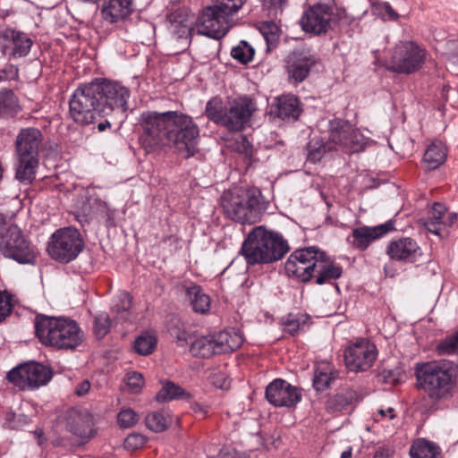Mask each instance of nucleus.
<instances>
[{"label": "nucleus", "instance_id": "obj_1", "mask_svg": "<svg viewBox=\"0 0 458 458\" xmlns=\"http://www.w3.org/2000/svg\"><path fill=\"white\" fill-rule=\"evenodd\" d=\"M141 129L140 142L148 151L173 146L190 157L194 155L199 129L193 118L179 111H144L138 119Z\"/></svg>", "mask_w": 458, "mask_h": 458}, {"label": "nucleus", "instance_id": "obj_2", "mask_svg": "<svg viewBox=\"0 0 458 458\" xmlns=\"http://www.w3.org/2000/svg\"><path fill=\"white\" fill-rule=\"evenodd\" d=\"M417 387L435 404L450 401L457 385L458 366L448 360L418 363L415 366Z\"/></svg>", "mask_w": 458, "mask_h": 458}, {"label": "nucleus", "instance_id": "obj_3", "mask_svg": "<svg viewBox=\"0 0 458 458\" xmlns=\"http://www.w3.org/2000/svg\"><path fill=\"white\" fill-rule=\"evenodd\" d=\"M34 325L40 343L58 350H74L84 340L79 324L69 318L38 315Z\"/></svg>", "mask_w": 458, "mask_h": 458}, {"label": "nucleus", "instance_id": "obj_4", "mask_svg": "<svg viewBox=\"0 0 458 458\" xmlns=\"http://www.w3.org/2000/svg\"><path fill=\"white\" fill-rule=\"evenodd\" d=\"M289 250V243L282 234L266 232L259 226L249 233L240 253L245 258H284Z\"/></svg>", "mask_w": 458, "mask_h": 458}, {"label": "nucleus", "instance_id": "obj_5", "mask_svg": "<svg viewBox=\"0 0 458 458\" xmlns=\"http://www.w3.org/2000/svg\"><path fill=\"white\" fill-rule=\"evenodd\" d=\"M259 199L256 191L242 187H233L222 196V207L228 217L241 223L252 225L259 219Z\"/></svg>", "mask_w": 458, "mask_h": 458}, {"label": "nucleus", "instance_id": "obj_6", "mask_svg": "<svg viewBox=\"0 0 458 458\" xmlns=\"http://www.w3.org/2000/svg\"><path fill=\"white\" fill-rule=\"evenodd\" d=\"M92 82L80 85L69 99V117L78 125L86 126L102 116Z\"/></svg>", "mask_w": 458, "mask_h": 458}, {"label": "nucleus", "instance_id": "obj_7", "mask_svg": "<svg viewBox=\"0 0 458 458\" xmlns=\"http://www.w3.org/2000/svg\"><path fill=\"white\" fill-rule=\"evenodd\" d=\"M98 100L99 102L102 116H108L113 113L123 114L128 109L130 90L117 81L106 79H95L92 81Z\"/></svg>", "mask_w": 458, "mask_h": 458}, {"label": "nucleus", "instance_id": "obj_8", "mask_svg": "<svg viewBox=\"0 0 458 458\" xmlns=\"http://www.w3.org/2000/svg\"><path fill=\"white\" fill-rule=\"evenodd\" d=\"M425 59V49L412 41H401L394 47L386 67L397 73L411 74L422 67Z\"/></svg>", "mask_w": 458, "mask_h": 458}, {"label": "nucleus", "instance_id": "obj_9", "mask_svg": "<svg viewBox=\"0 0 458 458\" xmlns=\"http://www.w3.org/2000/svg\"><path fill=\"white\" fill-rule=\"evenodd\" d=\"M328 138L337 148L346 153L362 151L366 146L364 136L349 122L342 119H334L329 122Z\"/></svg>", "mask_w": 458, "mask_h": 458}, {"label": "nucleus", "instance_id": "obj_10", "mask_svg": "<svg viewBox=\"0 0 458 458\" xmlns=\"http://www.w3.org/2000/svg\"><path fill=\"white\" fill-rule=\"evenodd\" d=\"M6 378L22 390L33 389L47 384L52 378V371L49 368L32 361L11 369Z\"/></svg>", "mask_w": 458, "mask_h": 458}, {"label": "nucleus", "instance_id": "obj_11", "mask_svg": "<svg viewBox=\"0 0 458 458\" xmlns=\"http://www.w3.org/2000/svg\"><path fill=\"white\" fill-rule=\"evenodd\" d=\"M83 248L81 233L73 227H64L51 235L47 251L51 258H77Z\"/></svg>", "mask_w": 458, "mask_h": 458}, {"label": "nucleus", "instance_id": "obj_12", "mask_svg": "<svg viewBox=\"0 0 458 458\" xmlns=\"http://www.w3.org/2000/svg\"><path fill=\"white\" fill-rule=\"evenodd\" d=\"M229 14H225L216 5L203 10L196 21V32L200 35L219 39L229 30Z\"/></svg>", "mask_w": 458, "mask_h": 458}, {"label": "nucleus", "instance_id": "obj_13", "mask_svg": "<svg viewBox=\"0 0 458 458\" xmlns=\"http://www.w3.org/2000/svg\"><path fill=\"white\" fill-rule=\"evenodd\" d=\"M377 348L367 339H360L344 352V361L352 371H364L369 369L377 359Z\"/></svg>", "mask_w": 458, "mask_h": 458}, {"label": "nucleus", "instance_id": "obj_14", "mask_svg": "<svg viewBox=\"0 0 458 458\" xmlns=\"http://www.w3.org/2000/svg\"><path fill=\"white\" fill-rule=\"evenodd\" d=\"M256 109V103L248 97H241L233 100L228 105L224 127L235 131L245 129L249 126Z\"/></svg>", "mask_w": 458, "mask_h": 458}, {"label": "nucleus", "instance_id": "obj_15", "mask_svg": "<svg viewBox=\"0 0 458 458\" xmlns=\"http://www.w3.org/2000/svg\"><path fill=\"white\" fill-rule=\"evenodd\" d=\"M266 398L275 407H293L301 400V393L297 386L276 378L267 386Z\"/></svg>", "mask_w": 458, "mask_h": 458}, {"label": "nucleus", "instance_id": "obj_16", "mask_svg": "<svg viewBox=\"0 0 458 458\" xmlns=\"http://www.w3.org/2000/svg\"><path fill=\"white\" fill-rule=\"evenodd\" d=\"M332 13L326 4H315L304 12L300 25L303 31L313 35L326 34L330 29Z\"/></svg>", "mask_w": 458, "mask_h": 458}, {"label": "nucleus", "instance_id": "obj_17", "mask_svg": "<svg viewBox=\"0 0 458 458\" xmlns=\"http://www.w3.org/2000/svg\"><path fill=\"white\" fill-rule=\"evenodd\" d=\"M316 63L317 58L310 50L306 48L294 49L286 58V71L289 78L295 82L303 81Z\"/></svg>", "mask_w": 458, "mask_h": 458}, {"label": "nucleus", "instance_id": "obj_18", "mask_svg": "<svg viewBox=\"0 0 458 458\" xmlns=\"http://www.w3.org/2000/svg\"><path fill=\"white\" fill-rule=\"evenodd\" d=\"M0 250L4 258H29L30 256V243L21 231L14 225L0 242Z\"/></svg>", "mask_w": 458, "mask_h": 458}, {"label": "nucleus", "instance_id": "obj_19", "mask_svg": "<svg viewBox=\"0 0 458 458\" xmlns=\"http://www.w3.org/2000/svg\"><path fill=\"white\" fill-rule=\"evenodd\" d=\"M394 230V223L388 220L376 226H360L352 230V244L360 250H366L371 242Z\"/></svg>", "mask_w": 458, "mask_h": 458}, {"label": "nucleus", "instance_id": "obj_20", "mask_svg": "<svg viewBox=\"0 0 458 458\" xmlns=\"http://www.w3.org/2000/svg\"><path fill=\"white\" fill-rule=\"evenodd\" d=\"M133 12V0H104L100 14L108 23H116L129 17Z\"/></svg>", "mask_w": 458, "mask_h": 458}, {"label": "nucleus", "instance_id": "obj_21", "mask_svg": "<svg viewBox=\"0 0 458 458\" xmlns=\"http://www.w3.org/2000/svg\"><path fill=\"white\" fill-rule=\"evenodd\" d=\"M42 140V133L38 128L21 129L16 137V155L38 157Z\"/></svg>", "mask_w": 458, "mask_h": 458}, {"label": "nucleus", "instance_id": "obj_22", "mask_svg": "<svg viewBox=\"0 0 458 458\" xmlns=\"http://www.w3.org/2000/svg\"><path fill=\"white\" fill-rule=\"evenodd\" d=\"M185 293L192 310L200 314L207 313L210 309V298L203 289L193 283H186L181 286Z\"/></svg>", "mask_w": 458, "mask_h": 458}, {"label": "nucleus", "instance_id": "obj_23", "mask_svg": "<svg viewBox=\"0 0 458 458\" xmlns=\"http://www.w3.org/2000/svg\"><path fill=\"white\" fill-rule=\"evenodd\" d=\"M218 353L231 352L242 346L244 342L240 329L231 327L215 334Z\"/></svg>", "mask_w": 458, "mask_h": 458}, {"label": "nucleus", "instance_id": "obj_24", "mask_svg": "<svg viewBox=\"0 0 458 458\" xmlns=\"http://www.w3.org/2000/svg\"><path fill=\"white\" fill-rule=\"evenodd\" d=\"M299 99L293 95H284L276 98L275 108L271 110L281 119L296 120L301 114Z\"/></svg>", "mask_w": 458, "mask_h": 458}, {"label": "nucleus", "instance_id": "obj_25", "mask_svg": "<svg viewBox=\"0 0 458 458\" xmlns=\"http://www.w3.org/2000/svg\"><path fill=\"white\" fill-rule=\"evenodd\" d=\"M92 420L87 412H73L70 415L67 428L74 436L86 439L92 435Z\"/></svg>", "mask_w": 458, "mask_h": 458}, {"label": "nucleus", "instance_id": "obj_26", "mask_svg": "<svg viewBox=\"0 0 458 458\" xmlns=\"http://www.w3.org/2000/svg\"><path fill=\"white\" fill-rule=\"evenodd\" d=\"M215 334L198 335L190 343V352L195 357L209 358L219 354Z\"/></svg>", "mask_w": 458, "mask_h": 458}, {"label": "nucleus", "instance_id": "obj_27", "mask_svg": "<svg viewBox=\"0 0 458 458\" xmlns=\"http://www.w3.org/2000/svg\"><path fill=\"white\" fill-rule=\"evenodd\" d=\"M38 165L37 156L17 155L16 179L21 182L30 183L35 179Z\"/></svg>", "mask_w": 458, "mask_h": 458}, {"label": "nucleus", "instance_id": "obj_28", "mask_svg": "<svg viewBox=\"0 0 458 458\" xmlns=\"http://www.w3.org/2000/svg\"><path fill=\"white\" fill-rule=\"evenodd\" d=\"M387 254L390 258H409L420 256L421 252L416 241L405 237L393 241L387 248Z\"/></svg>", "mask_w": 458, "mask_h": 458}, {"label": "nucleus", "instance_id": "obj_29", "mask_svg": "<svg viewBox=\"0 0 458 458\" xmlns=\"http://www.w3.org/2000/svg\"><path fill=\"white\" fill-rule=\"evenodd\" d=\"M313 259H287L284 269L288 276H295L302 282H308L312 277L317 263Z\"/></svg>", "mask_w": 458, "mask_h": 458}, {"label": "nucleus", "instance_id": "obj_30", "mask_svg": "<svg viewBox=\"0 0 458 458\" xmlns=\"http://www.w3.org/2000/svg\"><path fill=\"white\" fill-rule=\"evenodd\" d=\"M411 458H443L439 446L425 438H418L410 447Z\"/></svg>", "mask_w": 458, "mask_h": 458}, {"label": "nucleus", "instance_id": "obj_31", "mask_svg": "<svg viewBox=\"0 0 458 458\" xmlns=\"http://www.w3.org/2000/svg\"><path fill=\"white\" fill-rule=\"evenodd\" d=\"M310 323V317L302 312L289 313L281 318L283 330L291 335L305 331L309 328Z\"/></svg>", "mask_w": 458, "mask_h": 458}, {"label": "nucleus", "instance_id": "obj_32", "mask_svg": "<svg viewBox=\"0 0 458 458\" xmlns=\"http://www.w3.org/2000/svg\"><path fill=\"white\" fill-rule=\"evenodd\" d=\"M446 155L445 146L441 141H434L426 149L423 160L429 170H434L445 162Z\"/></svg>", "mask_w": 458, "mask_h": 458}, {"label": "nucleus", "instance_id": "obj_33", "mask_svg": "<svg viewBox=\"0 0 458 458\" xmlns=\"http://www.w3.org/2000/svg\"><path fill=\"white\" fill-rule=\"evenodd\" d=\"M227 110L228 106L225 105L222 98L216 97L208 101L205 114L215 123L225 126Z\"/></svg>", "mask_w": 458, "mask_h": 458}, {"label": "nucleus", "instance_id": "obj_34", "mask_svg": "<svg viewBox=\"0 0 458 458\" xmlns=\"http://www.w3.org/2000/svg\"><path fill=\"white\" fill-rule=\"evenodd\" d=\"M318 267V276L316 282L318 284H323L333 279H337L342 275V267L332 263L326 262L327 259H316Z\"/></svg>", "mask_w": 458, "mask_h": 458}, {"label": "nucleus", "instance_id": "obj_35", "mask_svg": "<svg viewBox=\"0 0 458 458\" xmlns=\"http://www.w3.org/2000/svg\"><path fill=\"white\" fill-rule=\"evenodd\" d=\"M158 402H169L174 399H190L191 394L172 381L165 382L156 396Z\"/></svg>", "mask_w": 458, "mask_h": 458}, {"label": "nucleus", "instance_id": "obj_36", "mask_svg": "<svg viewBox=\"0 0 458 458\" xmlns=\"http://www.w3.org/2000/svg\"><path fill=\"white\" fill-rule=\"evenodd\" d=\"M333 378L331 365L327 362H322L315 369L313 386L317 391H324L329 386Z\"/></svg>", "mask_w": 458, "mask_h": 458}, {"label": "nucleus", "instance_id": "obj_37", "mask_svg": "<svg viewBox=\"0 0 458 458\" xmlns=\"http://www.w3.org/2000/svg\"><path fill=\"white\" fill-rule=\"evenodd\" d=\"M19 105L17 98L12 90L0 91V115L12 117L17 114Z\"/></svg>", "mask_w": 458, "mask_h": 458}, {"label": "nucleus", "instance_id": "obj_38", "mask_svg": "<svg viewBox=\"0 0 458 458\" xmlns=\"http://www.w3.org/2000/svg\"><path fill=\"white\" fill-rule=\"evenodd\" d=\"M12 39L13 43V54L18 56H25L30 51L33 41L27 34L21 31H12Z\"/></svg>", "mask_w": 458, "mask_h": 458}, {"label": "nucleus", "instance_id": "obj_39", "mask_svg": "<svg viewBox=\"0 0 458 458\" xmlns=\"http://www.w3.org/2000/svg\"><path fill=\"white\" fill-rule=\"evenodd\" d=\"M457 220V214L447 212L445 213V220L444 222L425 223V228L430 233L441 238L448 234L447 227L451 226Z\"/></svg>", "mask_w": 458, "mask_h": 458}, {"label": "nucleus", "instance_id": "obj_40", "mask_svg": "<svg viewBox=\"0 0 458 458\" xmlns=\"http://www.w3.org/2000/svg\"><path fill=\"white\" fill-rule=\"evenodd\" d=\"M170 335L176 341L180 347H184L191 341V335L186 332L184 325L182 321L176 319L170 323L168 327Z\"/></svg>", "mask_w": 458, "mask_h": 458}, {"label": "nucleus", "instance_id": "obj_41", "mask_svg": "<svg viewBox=\"0 0 458 458\" xmlns=\"http://www.w3.org/2000/svg\"><path fill=\"white\" fill-rule=\"evenodd\" d=\"M254 54V48L245 40L240 41L231 51L232 57L244 64L252 60Z\"/></svg>", "mask_w": 458, "mask_h": 458}, {"label": "nucleus", "instance_id": "obj_42", "mask_svg": "<svg viewBox=\"0 0 458 458\" xmlns=\"http://www.w3.org/2000/svg\"><path fill=\"white\" fill-rule=\"evenodd\" d=\"M156 345L157 338L149 333L142 334L134 341V350L140 355H148L151 353Z\"/></svg>", "mask_w": 458, "mask_h": 458}, {"label": "nucleus", "instance_id": "obj_43", "mask_svg": "<svg viewBox=\"0 0 458 458\" xmlns=\"http://www.w3.org/2000/svg\"><path fill=\"white\" fill-rule=\"evenodd\" d=\"M308 155L307 160L311 163H317L322 159L325 153L330 149L321 140L312 139L308 143Z\"/></svg>", "mask_w": 458, "mask_h": 458}, {"label": "nucleus", "instance_id": "obj_44", "mask_svg": "<svg viewBox=\"0 0 458 458\" xmlns=\"http://www.w3.org/2000/svg\"><path fill=\"white\" fill-rule=\"evenodd\" d=\"M436 350L438 355H452L458 353V330L454 334L447 335L439 341Z\"/></svg>", "mask_w": 458, "mask_h": 458}, {"label": "nucleus", "instance_id": "obj_45", "mask_svg": "<svg viewBox=\"0 0 458 458\" xmlns=\"http://www.w3.org/2000/svg\"><path fill=\"white\" fill-rule=\"evenodd\" d=\"M145 420L147 427L155 432H162L168 426L166 418L163 413L158 411L148 414Z\"/></svg>", "mask_w": 458, "mask_h": 458}, {"label": "nucleus", "instance_id": "obj_46", "mask_svg": "<svg viewBox=\"0 0 458 458\" xmlns=\"http://www.w3.org/2000/svg\"><path fill=\"white\" fill-rule=\"evenodd\" d=\"M192 20L185 19L184 21L174 20L171 26L173 32L177 36V38H186L191 36L192 32L196 31V26L192 27Z\"/></svg>", "mask_w": 458, "mask_h": 458}, {"label": "nucleus", "instance_id": "obj_47", "mask_svg": "<svg viewBox=\"0 0 458 458\" xmlns=\"http://www.w3.org/2000/svg\"><path fill=\"white\" fill-rule=\"evenodd\" d=\"M111 321L106 313H100L94 319V333L97 337L103 338L110 330Z\"/></svg>", "mask_w": 458, "mask_h": 458}, {"label": "nucleus", "instance_id": "obj_48", "mask_svg": "<svg viewBox=\"0 0 458 458\" xmlns=\"http://www.w3.org/2000/svg\"><path fill=\"white\" fill-rule=\"evenodd\" d=\"M215 4L225 14L230 16L236 13L245 4L246 0H214Z\"/></svg>", "mask_w": 458, "mask_h": 458}, {"label": "nucleus", "instance_id": "obj_49", "mask_svg": "<svg viewBox=\"0 0 458 458\" xmlns=\"http://www.w3.org/2000/svg\"><path fill=\"white\" fill-rule=\"evenodd\" d=\"M131 306V298L130 294L126 292H123L113 300L112 310L118 314H122L127 312Z\"/></svg>", "mask_w": 458, "mask_h": 458}, {"label": "nucleus", "instance_id": "obj_50", "mask_svg": "<svg viewBox=\"0 0 458 458\" xmlns=\"http://www.w3.org/2000/svg\"><path fill=\"white\" fill-rule=\"evenodd\" d=\"M126 384L132 393H138L144 386V378L142 374L139 372H128L126 374Z\"/></svg>", "mask_w": 458, "mask_h": 458}, {"label": "nucleus", "instance_id": "obj_51", "mask_svg": "<svg viewBox=\"0 0 458 458\" xmlns=\"http://www.w3.org/2000/svg\"><path fill=\"white\" fill-rule=\"evenodd\" d=\"M117 420L121 427L130 428L137 423L139 417L131 409H125L119 412Z\"/></svg>", "mask_w": 458, "mask_h": 458}, {"label": "nucleus", "instance_id": "obj_52", "mask_svg": "<svg viewBox=\"0 0 458 458\" xmlns=\"http://www.w3.org/2000/svg\"><path fill=\"white\" fill-rule=\"evenodd\" d=\"M232 147L235 151L243 154L246 157H250L252 155V145L242 135L235 138Z\"/></svg>", "mask_w": 458, "mask_h": 458}, {"label": "nucleus", "instance_id": "obj_53", "mask_svg": "<svg viewBox=\"0 0 458 458\" xmlns=\"http://www.w3.org/2000/svg\"><path fill=\"white\" fill-rule=\"evenodd\" d=\"M325 258V253L320 251V250L316 246H310L302 249L295 250L289 258Z\"/></svg>", "mask_w": 458, "mask_h": 458}, {"label": "nucleus", "instance_id": "obj_54", "mask_svg": "<svg viewBox=\"0 0 458 458\" xmlns=\"http://www.w3.org/2000/svg\"><path fill=\"white\" fill-rule=\"evenodd\" d=\"M277 27L273 22H265L260 27V32L262 33L267 45L272 44L277 40Z\"/></svg>", "mask_w": 458, "mask_h": 458}, {"label": "nucleus", "instance_id": "obj_55", "mask_svg": "<svg viewBox=\"0 0 458 458\" xmlns=\"http://www.w3.org/2000/svg\"><path fill=\"white\" fill-rule=\"evenodd\" d=\"M12 308L11 295L6 292H0V322L11 313Z\"/></svg>", "mask_w": 458, "mask_h": 458}, {"label": "nucleus", "instance_id": "obj_56", "mask_svg": "<svg viewBox=\"0 0 458 458\" xmlns=\"http://www.w3.org/2000/svg\"><path fill=\"white\" fill-rule=\"evenodd\" d=\"M146 438L139 433L130 434L124 440V446L128 450H136L144 445Z\"/></svg>", "mask_w": 458, "mask_h": 458}, {"label": "nucleus", "instance_id": "obj_57", "mask_svg": "<svg viewBox=\"0 0 458 458\" xmlns=\"http://www.w3.org/2000/svg\"><path fill=\"white\" fill-rule=\"evenodd\" d=\"M445 213L446 208L445 206L440 203H435L432 208L431 215L425 223L433 222L436 224V222H444V220H445Z\"/></svg>", "mask_w": 458, "mask_h": 458}, {"label": "nucleus", "instance_id": "obj_58", "mask_svg": "<svg viewBox=\"0 0 458 458\" xmlns=\"http://www.w3.org/2000/svg\"><path fill=\"white\" fill-rule=\"evenodd\" d=\"M396 417L395 411L393 408L379 409L374 415V419L377 422L392 420Z\"/></svg>", "mask_w": 458, "mask_h": 458}, {"label": "nucleus", "instance_id": "obj_59", "mask_svg": "<svg viewBox=\"0 0 458 458\" xmlns=\"http://www.w3.org/2000/svg\"><path fill=\"white\" fill-rule=\"evenodd\" d=\"M263 7L267 9H282L286 4L287 0H259Z\"/></svg>", "mask_w": 458, "mask_h": 458}, {"label": "nucleus", "instance_id": "obj_60", "mask_svg": "<svg viewBox=\"0 0 458 458\" xmlns=\"http://www.w3.org/2000/svg\"><path fill=\"white\" fill-rule=\"evenodd\" d=\"M214 385L221 389H227L230 386V381L222 373L214 376Z\"/></svg>", "mask_w": 458, "mask_h": 458}, {"label": "nucleus", "instance_id": "obj_61", "mask_svg": "<svg viewBox=\"0 0 458 458\" xmlns=\"http://www.w3.org/2000/svg\"><path fill=\"white\" fill-rule=\"evenodd\" d=\"M62 261H64V270L67 272V273H74V274H78V270H80V268H81L82 267V262H80V261H66V259H61Z\"/></svg>", "mask_w": 458, "mask_h": 458}, {"label": "nucleus", "instance_id": "obj_62", "mask_svg": "<svg viewBox=\"0 0 458 458\" xmlns=\"http://www.w3.org/2000/svg\"><path fill=\"white\" fill-rule=\"evenodd\" d=\"M89 381L88 379H84L75 386L74 392L78 396H83L89 393Z\"/></svg>", "mask_w": 458, "mask_h": 458}, {"label": "nucleus", "instance_id": "obj_63", "mask_svg": "<svg viewBox=\"0 0 458 458\" xmlns=\"http://www.w3.org/2000/svg\"><path fill=\"white\" fill-rule=\"evenodd\" d=\"M66 261H80L82 262V267L78 270V274L89 273L93 269L92 259H66Z\"/></svg>", "mask_w": 458, "mask_h": 458}, {"label": "nucleus", "instance_id": "obj_64", "mask_svg": "<svg viewBox=\"0 0 458 458\" xmlns=\"http://www.w3.org/2000/svg\"><path fill=\"white\" fill-rule=\"evenodd\" d=\"M448 45L451 51L449 58L452 63L458 65V39L450 42Z\"/></svg>", "mask_w": 458, "mask_h": 458}]
</instances>
